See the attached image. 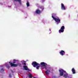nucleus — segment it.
Segmentation results:
<instances>
[{
    "label": "nucleus",
    "mask_w": 78,
    "mask_h": 78,
    "mask_svg": "<svg viewBox=\"0 0 78 78\" xmlns=\"http://www.w3.org/2000/svg\"><path fill=\"white\" fill-rule=\"evenodd\" d=\"M9 64H10V66L11 67H16L17 66H19V67H22V64L20 63H18L17 64H13L11 62H9Z\"/></svg>",
    "instance_id": "obj_1"
},
{
    "label": "nucleus",
    "mask_w": 78,
    "mask_h": 78,
    "mask_svg": "<svg viewBox=\"0 0 78 78\" xmlns=\"http://www.w3.org/2000/svg\"><path fill=\"white\" fill-rule=\"evenodd\" d=\"M52 17L53 18L54 20H60L59 18L56 16V15L55 13H53L52 14Z\"/></svg>",
    "instance_id": "obj_2"
},
{
    "label": "nucleus",
    "mask_w": 78,
    "mask_h": 78,
    "mask_svg": "<svg viewBox=\"0 0 78 78\" xmlns=\"http://www.w3.org/2000/svg\"><path fill=\"white\" fill-rule=\"evenodd\" d=\"M59 72L60 73V75L61 76H63V75H64V73H66V71H64V70L61 69H59Z\"/></svg>",
    "instance_id": "obj_3"
},
{
    "label": "nucleus",
    "mask_w": 78,
    "mask_h": 78,
    "mask_svg": "<svg viewBox=\"0 0 78 78\" xmlns=\"http://www.w3.org/2000/svg\"><path fill=\"white\" fill-rule=\"evenodd\" d=\"M32 65L34 67H36V66H39V64L38 63H37L36 62H33L32 63Z\"/></svg>",
    "instance_id": "obj_4"
},
{
    "label": "nucleus",
    "mask_w": 78,
    "mask_h": 78,
    "mask_svg": "<svg viewBox=\"0 0 78 78\" xmlns=\"http://www.w3.org/2000/svg\"><path fill=\"white\" fill-rule=\"evenodd\" d=\"M41 66H42L43 67H44V68L45 69H47V66H48V65L47 63L44 62H41L40 63Z\"/></svg>",
    "instance_id": "obj_5"
},
{
    "label": "nucleus",
    "mask_w": 78,
    "mask_h": 78,
    "mask_svg": "<svg viewBox=\"0 0 78 78\" xmlns=\"http://www.w3.org/2000/svg\"><path fill=\"white\" fill-rule=\"evenodd\" d=\"M65 28V27L64 26H62L60 30H59V33H63L64 31V29Z\"/></svg>",
    "instance_id": "obj_6"
},
{
    "label": "nucleus",
    "mask_w": 78,
    "mask_h": 78,
    "mask_svg": "<svg viewBox=\"0 0 78 78\" xmlns=\"http://www.w3.org/2000/svg\"><path fill=\"white\" fill-rule=\"evenodd\" d=\"M60 54L62 56H64V53H65V51H63L62 50L61 51L59 52Z\"/></svg>",
    "instance_id": "obj_7"
},
{
    "label": "nucleus",
    "mask_w": 78,
    "mask_h": 78,
    "mask_svg": "<svg viewBox=\"0 0 78 78\" xmlns=\"http://www.w3.org/2000/svg\"><path fill=\"white\" fill-rule=\"evenodd\" d=\"M36 13L38 14H40L41 13V11L39 9H37L36 11Z\"/></svg>",
    "instance_id": "obj_8"
},
{
    "label": "nucleus",
    "mask_w": 78,
    "mask_h": 78,
    "mask_svg": "<svg viewBox=\"0 0 78 78\" xmlns=\"http://www.w3.org/2000/svg\"><path fill=\"white\" fill-rule=\"evenodd\" d=\"M61 9H63V10H66V7H65V6H64V4L62 3L61 4Z\"/></svg>",
    "instance_id": "obj_9"
},
{
    "label": "nucleus",
    "mask_w": 78,
    "mask_h": 78,
    "mask_svg": "<svg viewBox=\"0 0 78 78\" xmlns=\"http://www.w3.org/2000/svg\"><path fill=\"white\" fill-rule=\"evenodd\" d=\"M23 67L24 68V69H25L26 70H29V71H30V69H28V67L27 66H23Z\"/></svg>",
    "instance_id": "obj_10"
},
{
    "label": "nucleus",
    "mask_w": 78,
    "mask_h": 78,
    "mask_svg": "<svg viewBox=\"0 0 78 78\" xmlns=\"http://www.w3.org/2000/svg\"><path fill=\"white\" fill-rule=\"evenodd\" d=\"M72 71L73 74H75V73H76V71H75V70L74 68H73L72 69Z\"/></svg>",
    "instance_id": "obj_11"
},
{
    "label": "nucleus",
    "mask_w": 78,
    "mask_h": 78,
    "mask_svg": "<svg viewBox=\"0 0 78 78\" xmlns=\"http://www.w3.org/2000/svg\"><path fill=\"white\" fill-rule=\"evenodd\" d=\"M49 73H50V70H47L46 71H45V73L47 75H48Z\"/></svg>",
    "instance_id": "obj_12"
},
{
    "label": "nucleus",
    "mask_w": 78,
    "mask_h": 78,
    "mask_svg": "<svg viewBox=\"0 0 78 78\" xmlns=\"http://www.w3.org/2000/svg\"><path fill=\"white\" fill-rule=\"evenodd\" d=\"M5 69L3 68H2V69H1L0 70V72L1 73H2V72H3L4 71H5Z\"/></svg>",
    "instance_id": "obj_13"
},
{
    "label": "nucleus",
    "mask_w": 78,
    "mask_h": 78,
    "mask_svg": "<svg viewBox=\"0 0 78 78\" xmlns=\"http://www.w3.org/2000/svg\"><path fill=\"white\" fill-rule=\"evenodd\" d=\"M15 2H18L20 4H21V0H13Z\"/></svg>",
    "instance_id": "obj_14"
},
{
    "label": "nucleus",
    "mask_w": 78,
    "mask_h": 78,
    "mask_svg": "<svg viewBox=\"0 0 78 78\" xmlns=\"http://www.w3.org/2000/svg\"><path fill=\"white\" fill-rule=\"evenodd\" d=\"M27 7H28L30 6V4L29 3V2L28 1L27 2V3H26Z\"/></svg>",
    "instance_id": "obj_15"
},
{
    "label": "nucleus",
    "mask_w": 78,
    "mask_h": 78,
    "mask_svg": "<svg viewBox=\"0 0 78 78\" xmlns=\"http://www.w3.org/2000/svg\"><path fill=\"white\" fill-rule=\"evenodd\" d=\"M67 75H68L67 74H64L63 76V77H64L65 78H66L67 77Z\"/></svg>",
    "instance_id": "obj_16"
},
{
    "label": "nucleus",
    "mask_w": 78,
    "mask_h": 78,
    "mask_svg": "<svg viewBox=\"0 0 78 78\" xmlns=\"http://www.w3.org/2000/svg\"><path fill=\"white\" fill-rule=\"evenodd\" d=\"M55 22H59L60 21V20H55Z\"/></svg>",
    "instance_id": "obj_17"
},
{
    "label": "nucleus",
    "mask_w": 78,
    "mask_h": 78,
    "mask_svg": "<svg viewBox=\"0 0 78 78\" xmlns=\"http://www.w3.org/2000/svg\"><path fill=\"white\" fill-rule=\"evenodd\" d=\"M29 76V78H31L32 77V74H30Z\"/></svg>",
    "instance_id": "obj_18"
},
{
    "label": "nucleus",
    "mask_w": 78,
    "mask_h": 78,
    "mask_svg": "<svg viewBox=\"0 0 78 78\" xmlns=\"http://www.w3.org/2000/svg\"><path fill=\"white\" fill-rule=\"evenodd\" d=\"M39 67H40V66H38L36 67V68L37 69H39Z\"/></svg>",
    "instance_id": "obj_19"
},
{
    "label": "nucleus",
    "mask_w": 78,
    "mask_h": 78,
    "mask_svg": "<svg viewBox=\"0 0 78 78\" xmlns=\"http://www.w3.org/2000/svg\"><path fill=\"white\" fill-rule=\"evenodd\" d=\"M13 61H17V62L19 61V60H17L16 59H13Z\"/></svg>",
    "instance_id": "obj_20"
},
{
    "label": "nucleus",
    "mask_w": 78,
    "mask_h": 78,
    "mask_svg": "<svg viewBox=\"0 0 78 78\" xmlns=\"http://www.w3.org/2000/svg\"><path fill=\"white\" fill-rule=\"evenodd\" d=\"M7 68L9 69V68H10V66H7Z\"/></svg>",
    "instance_id": "obj_21"
},
{
    "label": "nucleus",
    "mask_w": 78,
    "mask_h": 78,
    "mask_svg": "<svg viewBox=\"0 0 78 78\" xmlns=\"http://www.w3.org/2000/svg\"><path fill=\"white\" fill-rule=\"evenodd\" d=\"M23 64H24V65L25 66H26V63H23Z\"/></svg>",
    "instance_id": "obj_22"
},
{
    "label": "nucleus",
    "mask_w": 78,
    "mask_h": 78,
    "mask_svg": "<svg viewBox=\"0 0 78 78\" xmlns=\"http://www.w3.org/2000/svg\"><path fill=\"white\" fill-rule=\"evenodd\" d=\"M9 77H11V74L9 75Z\"/></svg>",
    "instance_id": "obj_23"
},
{
    "label": "nucleus",
    "mask_w": 78,
    "mask_h": 78,
    "mask_svg": "<svg viewBox=\"0 0 78 78\" xmlns=\"http://www.w3.org/2000/svg\"><path fill=\"white\" fill-rule=\"evenodd\" d=\"M12 63H16V62H13Z\"/></svg>",
    "instance_id": "obj_24"
},
{
    "label": "nucleus",
    "mask_w": 78,
    "mask_h": 78,
    "mask_svg": "<svg viewBox=\"0 0 78 78\" xmlns=\"http://www.w3.org/2000/svg\"><path fill=\"white\" fill-rule=\"evenodd\" d=\"M12 73H13V71L12 70Z\"/></svg>",
    "instance_id": "obj_25"
}]
</instances>
